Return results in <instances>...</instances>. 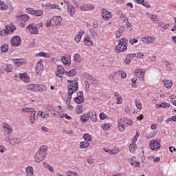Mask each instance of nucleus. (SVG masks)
Wrapping results in <instances>:
<instances>
[{
	"label": "nucleus",
	"mask_w": 176,
	"mask_h": 176,
	"mask_svg": "<svg viewBox=\"0 0 176 176\" xmlns=\"http://www.w3.org/2000/svg\"><path fill=\"white\" fill-rule=\"evenodd\" d=\"M67 82H69L71 84L67 87L68 100L71 101V99L72 98V94L78 91L79 85H78V81H76V80H68Z\"/></svg>",
	"instance_id": "1"
},
{
	"label": "nucleus",
	"mask_w": 176,
	"mask_h": 176,
	"mask_svg": "<svg viewBox=\"0 0 176 176\" xmlns=\"http://www.w3.org/2000/svg\"><path fill=\"white\" fill-rule=\"evenodd\" d=\"M129 41L126 38H120L118 40V44L116 45L115 52L117 54L121 53L122 52H126L127 50V43Z\"/></svg>",
	"instance_id": "2"
},
{
	"label": "nucleus",
	"mask_w": 176,
	"mask_h": 176,
	"mask_svg": "<svg viewBox=\"0 0 176 176\" xmlns=\"http://www.w3.org/2000/svg\"><path fill=\"white\" fill-rule=\"evenodd\" d=\"M4 140L6 142H9L10 145H12V146H14V145H19V144H21V139L19 137H6Z\"/></svg>",
	"instance_id": "3"
},
{
	"label": "nucleus",
	"mask_w": 176,
	"mask_h": 176,
	"mask_svg": "<svg viewBox=\"0 0 176 176\" xmlns=\"http://www.w3.org/2000/svg\"><path fill=\"white\" fill-rule=\"evenodd\" d=\"M26 30H28L29 32L33 35H38V34H39V30H38V28H36L34 23L29 24L26 27Z\"/></svg>",
	"instance_id": "4"
},
{
	"label": "nucleus",
	"mask_w": 176,
	"mask_h": 176,
	"mask_svg": "<svg viewBox=\"0 0 176 176\" xmlns=\"http://www.w3.org/2000/svg\"><path fill=\"white\" fill-rule=\"evenodd\" d=\"M101 16L103 20H105L106 21H108L112 19V14L104 8L101 10Z\"/></svg>",
	"instance_id": "5"
},
{
	"label": "nucleus",
	"mask_w": 176,
	"mask_h": 176,
	"mask_svg": "<svg viewBox=\"0 0 176 176\" xmlns=\"http://www.w3.org/2000/svg\"><path fill=\"white\" fill-rule=\"evenodd\" d=\"M80 10H82V12H89L90 10H94V5L91 3L88 4H83L80 7Z\"/></svg>",
	"instance_id": "6"
},
{
	"label": "nucleus",
	"mask_w": 176,
	"mask_h": 176,
	"mask_svg": "<svg viewBox=\"0 0 176 176\" xmlns=\"http://www.w3.org/2000/svg\"><path fill=\"white\" fill-rule=\"evenodd\" d=\"M20 43H21V38L19 36H14L11 39V44L14 47H17Z\"/></svg>",
	"instance_id": "7"
},
{
	"label": "nucleus",
	"mask_w": 176,
	"mask_h": 176,
	"mask_svg": "<svg viewBox=\"0 0 176 176\" xmlns=\"http://www.w3.org/2000/svg\"><path fill=\"white\" fill-rule=\"evenodd\" d=\"M142 41L144 43H146V45H151L156 41V38L153 36H145L142 38Z\"/></svg>",
	"instance_id": "8"
},
{
	"label": "nucleus",
	"mask_w": 176,
	"mask_h": 176,
	"mask_svg": "<svg viewBox=\"0 0 176 176\" xmlns=\"http://www.w3.org/2000/svg\"><path fill=\"white\" fill-rule=\"evenodd\" d=\"M45 157L46 155H44L43 154H41V153L37 151L34 156V162H36V163H41V162L45 160Z\"/></svg>",
	"instance_id": "9"
},
{
	"label": "nucleus",
	"mask_w": 176,
	"mask_h": 176,
	"mask_svg": "<svg viewBox=\"0 0 176 176\" xmlns=\"http://www.w3.org/2000/svg\"><path fill=\"white\" fill-rule=\"evenodd\" d=\"M74 101L76 104H82V102L85 101V98H83V91H80L77 94V97L74 98Z\"/></svg>",
	"instance_id": "10"
},
{
	"label": "nucleus",
	"mask_w": 176,
	"mask_h": 176,
	"mask_svg": "<svg viewBox=\"0 0 176 176\" xmlns=\"http://www.w3.org/2000/svg\"><path fill=\"white\" fill-rule=\"evenodd\" d=\"M42 71H43V65L42 64V60H38L36 64V74L40 75Z\"/></svg>",
	"instance_id": "11"
},
{
	"label": "nucleus",
	"mask_w": 176,
	"mask_h": 176,
	"mask_svg": "<svg viewBox=\"0 0 176 176\" xmlns=\"http://www.w3.org/2000/svg\"><path fill=\"white\" fill-rule=\"evenodd\" d=\"M65 70H64V67L60 65H58L57 67V71L56 72V76H58V78H63V75L65 74Z\"/></svg>",
	"instance_id": "12"
},
{
	"label": "nucleus",
	"mask_w": 176,
	"mask_h": 176,
	"mask_svg": "<svg viewBox=\"0 0 176 176\" xmlns=\"http://www.w3.org/2000/svg\"><path fill=\"white\" fill-rule=\"evenodd\" d=\"M14 30H16V26L13 25H8L4 28V34H12Z\"/></svg>",
	"instance_id": "13"
},
{
	"label": "nucleus",
	"mask_w": 176,
	"mask_h": 176,
	"mask_svg": "<svg viewBox=\"0 0 176 176\" xmlns=\"http://www.w3.org/2000/svg\"><path fill=\"white\" fill-rule=\"evenodd\" d=\"M16 19L19 20V21H22V23H27V21L30 20V16H28L27 14H23L17 16Z\"/></svg>",
	"instance_id": "14"
},
{
	"label": "nucleus",
	"mask_w": 176,
	"mask_h": 176,
	"mask_svg": "<svg viewBox=\"0 0 176 176\" xmlns=\"http://www.w3.org/2000/svg\"><path fill=\"white\" fill-rule=\"evenodd\" d=\"M3 129L5 133H8V134H12L13 129L10 125L8 124L7 123H3Z\"/></svg>",
	"instance_id": "15"
},
{
	"label": "nucleus",
	"mask_w": 176,
	"mask_h": 176,
	"mask_svg": "<svg viewBox=\"0 0 176 176\" xmlns=\"http://www.w3.org/2000/svg\"><path fill=\"white\" fill-rule=\"evenodd\" d=\"M150 148L152 151L159 149V148H160V143L158 141H153L150 143Z\"/></svg>",
	"instance_id": "16"
},
{
	"label": "nucleus",
	"mask_w": 176,
	"mask_h": 176,
	"mask_svg": "<svg viewBox=\"0 0 176 176\" xmlns=\"http://www.w3.org/2000/svg\"><path fill=\"white\" fill-rule=\"evenodd\" d=\"M135 76L139 78V79H142L144 80V77L145 76V74L142 72V69H137L134 73Z\"/></svg>",
	"instance_id": "17"
},
{
	"label": "nucleus",
	"mask_w": 176,
	"mask_h": 176,
	"mask_svg": "<svg viewBox=\"0 0 176 176\" xmlns=\"http://www.w3.org/2000/svg\"><path fill=\"white\" fill-rule=\"evenodd\" d=\"M19 78L25 83H28L30 82V77H28V74H27V73L20 74Z\"/></svg>",
	"instance_id": "18"
},
{
	"label": "nucleus",
	"mask_w": 176,
	"mask_h": 176,
	"mask_svg": "<svg viewBox=\"0 0 176 176\" xmlns=\"http://www.w3.org/2000/svg\"><path fill=\"white\" fill-rule=\"evenodd\" d=\"M85 34V32L83 30H80L75 36L74 41L76 43H79L80 42V39H82V36H83V34Z\"/></svg>",
	"instance_id": "19"
},
{
	"label": "nucleus",
	"mask_w": 176,
	"mask_h": 176,
	"mask_svg": "<svg viewBox=\"0 0 176 176\" xmlns=\"http://www.w3.org/2000/svg\"><path fill=\"white\" fill-rule=\"evenodd\" d=\"M61 16H54L52 18V21H54V25H57L58 27L61 25L62 21Z\"/></svg>",
	"instance_id": "20"
},
{
	"label": "nucleus",
	"mask_w": 176,
	"mask_h": 176,
	"mask_svg": "<svg viewBox=\"0 0 176 176\" xmlns=\"http://www.w3.org/2000/svg\"><path fill=\"white\" fill-rule=\"evenodd\" d=\"M47 146H41L37 152H39L40 153H41V155H44V156H46L47 155Z\"/></svg>",
	"instance_id": "21"
},
{
	"label": "nucleus",
	"mask_w": 176,
	"mask_h": 176,
	"mask_svg": "<svg viewBox=\"0 0 176 176\" xmlns=\"http://www.w3.org/2000/svg\"><path fill=\"white\" fill-rule=\"evenodd\" d=\"M67 10L71 17H74V16H75V12H76V10L75 9V7H74V6H70L69 7H67Z\"/></svg>",
	"instance_id": "22"
},
{
	"label": "nucleus",
	"mask_w": 176,
	"mask_h": 176,
	"mask_svg": "<svg viewBox=\"0 0 176 176\" xmlns=\"http://www.w3.org/2000/svg\"><path fill=\"white\" fill-rule=\"evenodd\" d=\"M12 63L14 64L15 67H21L24 64H27L26 61H21V59H13Z\"/></svg>",
	"instance_id": "23"
},
{
	"label": "nucleus",
	"mask_w": 176,
	"mask_h": 176,
	"mask_svg": "<svg viewBox=\"0 0 176 176\" xmlns=\"http://www.w3.org/2000/svg\"><path fill=\"white\" fill-rule=\"evenodd\" d=\"M40 91L41 93L46 91V86L43 85L36 84V92Z\"/></svg>",
	"instance_id": "24"
},
{
	"label": "nucleus",
	"mask_w": 176,
	"mask_h": 176,
	"mask_svg": "<svg viewBox=\"0 0 176 176\" xmlns=\"http://www.w3.org/2000/svg\"><path fill=\"white\" fill-rule=\"evenodd\" d=\"M121 122L126 126V127H129V126L133 125V121L131 120H129L127 118H122L120 119Z\"/></svg>",
	"instance_id": "25"
},
{
	"label": "nucleus",
	"mask_w": 176,
	"mask_h": 176,
	"mask_svg": "<svg viewBox=\"0 0 176 176\" xmlns=\"http://www.w3.org/2000/svg\"><path fill=\"white\" fill-rule=\"evenodd\" d=\"M89 118L91 119L92 122H94L95 123L97 122V114L94 113L93 111H89Z\"/></svg>",
	"instance_id": "26"
},
{
	"label": "nucleus",
	"mask_w": 176,
	"mask_h": 176,
	"mask_svg": "<svg viewBox=\"0 0 176 176\" xmlns=\"http://www.w3.org/2000/svg\"><path fill=\"white\" fill-rule=\"evenodd\" d=\"M90 116V114H89V113H84L82 114L81 116H80V120L81 122H83V123H87V122L89 120V117Z\"/></svg>",
	"instance_id": "27"
},
{
	"label": "nucleus",
	"mask_w": 176,
	"mask_h": 176,
	"mask_svg": "<svg viewBox=\"0 0 176 176\" xmlns=\"http://www.w3.org/2000/svg\"><path fill=\"white\" fill-rule=\"evenodd\" d=\"M35 113H36L35 109L30 113V122L32 124L35 123V120H36Z\"/></svg>",
	"instance_id": "28"
},
{
	"label": "nucleus",
	"mask_w": 176,
	"mask_h": 176,
	"mask_svg": "<svg viewBox=\"0 0 176 176\" xmlns=\"http://www.w3.org/2000/svg\"><path fill=\"white\" fill-rule=\"evenodd\" d=\"M163 83L165 87H166V89H171V87H173V81L170 80H164Z\"/></svg>",
	"instance_id": "29"
},
{
	"label": "nucleus",
	"mask_w": 176,
	"mask_h": 176,
	"mask_svg": "<svg viewBox=\"0 0 176 176\" xmlns=\"http://www.w3.org/2000/svg\"><path fill=\"white\" fill-rule=\"evenodd\" d=\"M116 75H120V70L111 73L109 78L110 80H115Z\"/></svg>",
	"instance_id": "30"
},
{
	"label": "nucleus",
	"mask_w": 176,
	"mask_h": 176,
	"mask_svg": "<svg viewBox=\"0 0 176 176\" xmlns=\"http://www.w3.org/2000/svg\"><path fill=\"white\" fill-rule=\"evenodd\" d=\"M36 57H45V58H49L50 57V54L44 52H39L36 54Z\"/></svg>",
	"instance_id": "31"
},
{
	"label": "nucleus",
	"mask_w": 176,
	"mask_h": 176,
	"mask_svg": "<svg viewBox=\"0 0 176 176\" xmlns=\"http://www.w3.org/2000/svg\"><path fill=\"white\" fill-rule=\"evenodd\" d=\"M118 123V129L119 131H120L121 133H123L125 130L124 124H123V122H122L121 120H120Z\"/></svg>",
	"instance_id": "32"
},
{
	"label": "nucleus",
	"mask_w": 176,
	"mask_h": 176,
	"mask_svg": "<svg viewBox=\"0 0 176 176\" xmlns=\"http://www.w3.org/2000/svg\"><path fill=\"white\" fill-rule=\"evenodd\" d=\"M65 75H66L67 76H75V75H76V70L75 69H73L72 70H70L69 72H65Z\"/></svg>",
	"instance_id": "33"
},
{
	"label": "nucleus",
	"mask_w": 176,
	"mask_h": 176,
	"mask_svg": "<svg viewBox=\"0 0 176 176\" xmlns=\"http://www.w3.org/2000/svg\"><path fill=\"white\" fill-rule=\"evenodd\" d=\"M89 145H90V143H89L86 141L80 142V149H86V148H89Z\"/></svg>",
	"instance_id": "34"
},
{
	"label": "nucleus",
	"mask_w": 176,
	"mask_h": 176,
	"mask_svg": "<svg viewBox=\"0 0 176 176\" xmlns=\"http://www.w3.org/2000/svg\"><path fill=\"white\" fill-rule=\"evenodd\" d=\"M27 89L29 91H36V84H30L27 86Z\"/></svg>",
	"instance_id": "35"
},
{
	"label": "nucleus",
	"mask_w": 176,
	"mask_h": 176,
	"mask_svg": "<svg viewBox=\"0 0 176 176\" xmlns=\"http://www.w3.org/2000/svg\"><path fill=\"white\" fill-rule=\"evenodd\" d=\"M131 56H135V57H137V58H141L142 57H144V53L138 52L137 54H133L132 55L128 54L126 56V58H129V57H131Z\"/></svg>",
	"instance_id": "36"
},
{
	"label": "nucleus",
	"mask_w": 176,
	"mask_h": 176,
	"mask_svg": "<svg viewBox=\"0 0 176 176\" xmlns=\"http://www.w3.org/2000/svg\"><path fill=\"white\" fill-rule=\"evenodd\" d=\"M8 6L5 4V3L2 1H0V10H2L3 12H5V10H8Z\"/></svg>",
	"instance_id": "37"
},
{
	"label": "nucleus",
	"mask_w": 176,
	"mask_h": 176,
	"mask_svg": "<svg viewBox=\"0 0 176 176\" xmlns=\"http://www.w3.org/2000/svg\"><path fill=\"white\" fill-rule=\"evenodd\" d=\"M83 138L86 142L88 141V142H91V139L93 138V136H91V135L89 133H85L83 135Z\"/></svg>",
	"instance_id": "38"
},
{
	"label": "nucleus",
	"mask_w": 176,
	"mask_h": 176,
	"mask_svg": "<svg viewBox=\"0 0 176 176\" xmlns=\"http://www.w3.org/2000/svg\"><path fill=\"white\" fill-rule=\"evenodd\" d=\"M156 106L158 107L159 108H170V103L164 102L160 104H157Z\"/></svg>",
	"instance_id": "39"
},
{
	"label": "nucleus",
	"mask_w": 176,
	"mask_h": 176,
	"mask_svg": "<svg viewBox=\"0 0 176 176\" xmlns=\"http://www.w3.org/2000/svg\"><path fill=\"white\" fill-rule=\"evenodd\" d=\"M135 149H137V144H135V143H132L129 145L130 152L134 153L135 152Z\"/></svg>",
	"instance_id": "40"
},
{
	"label": "nucleus",
	"mask_w": 176,
	"mask_h": 176,
	"mask_svg": "<svg viewBox=\"0 0 176 176\" xmlns=\"http://www.w3.org/2000/svg\"><path fill=\"white\" fill-rule=\"evenodd\" d=\"M45 26L49 28L50 27H54V22L53 21V18L50 19L49 21H47L45 23Z\"/></svg>",
	"instance_id": "41"
},
{
	"label": "nucleus",
	"mask_w": 176,
	"mask_h": 176,
	"mask_svg": "<svg viewBox=\"0 0 176 176\" xmlns=\"http://www.w3.org/2000/svg\"><path fill=\"white\" fill-rule=\"evenodd\" d=\"M74 59L75 61H78V63H80L83 60H82V56L79 54H74Z\"/></svg>",
	"instance_id": "42"
},
{
	"label": "nucleus",
	"mask_w": 176,
	"mask_h": 176,
	"mask_svg": "<svg viewBox=\"0 0 176 176\" xmlns=\"http://www.w3.org/2000/svg\"><path fill=\"white\" fill-rule=\"evenodd\" d=\"M158 25H159V27H161V28H163L164 30H167V28H168V27H170V24H166L163 22H160L158 23Z\"/></svg>",
	"instance_id": "43"
},
{
	"label": "nucleus",
	"mask_w": 176,
	"mask_h": 176,
	"mask_svg": "<svg viewBox=\"0 0 176 176\" xmlns=\"http://www.w3.org/2000/svg\"><path fill=\"white\" fill-rule=\"evenodd\" d=\"M135 102L138 109H142V104L140 99H135Z\"/></svg>",
	"instance_id": "44"
},
{
	"label": "nucleus",
	"mask_w": 176,
	"mask_h": 176,
	"mask_svg": "<svg viewBox=\"0 0 176 176\" xmlns=\"http://www.w3.org/2000/svg\"><path fill=\"white\" fill-rule=\"evenodd\" d=\"M43 14V11L42 10H34V15L33 16H36L37 17H39Z\"/></svg>",
	"instance_id": "45"
},
{
	"label": "nucleus",
	"mask_w": 176,
	"mask_h": 176,
	"mask_svg": "<svg viewBox=\"0 0 176 176\" xmlns=\"http://www.w3.org/2000/svg\"><path fill=\"white\" fill-rule=\"evenodd\" d=\"M38 115H40L41 118H42L43 119H47V118H49V114H45V113L41 111L38 112Z\"/></svg>",
	"instance_id": "46"
},
{
	"label": "nucleus",
	"mask_w": 176,
	"mask_h": 176,
	"mask_svg": "<svg viewBox=\"0 0 176 176\" xmlns=\"http://www.w3.org/2000/svg\"><path fill=\"white\" fill-rule=\"evenodd\" d=\"M122 34H123V30L122 29H118L116 32V36L118 39L122 36Z\"/></svg>",
	"instance_id": "47"
},
{
	"label": "nucleus",
	"mask_w": 176,
	"mask_h": 176,
	"mask_svg": "<svg viewBox=\"0 0 176 176\" xmlns=\"http://www.w3.org/2000/svg\"><path fill=\"white\" fill-rule=\"evenodd\" d=\"M43 165L45 166V167H47L50 173H53L54 171V168H53V166L49 165L47 163L43 162Z\"/></svg>",
	"instance_id": "48"
},
{
	"label": "nucleus",
	"mask_w": 176,
	"mask_h": 176,
	"mask_svg": "<svg viewBox=\"0 0 176 176\" xmlns=\"http://www.w3.org/2000/svg\"><path fill=\"white\" fill-rule=\"evenodd\" d=\"M61 60L65 65H69V63H71L69 60L65 58V56H62Z\"/></svg>",
	"instance_id": "49"
},
{
	"label": "nucleus",
	"mask_w": 176,
	"mask_h": 176,
	"mask_svg": "<svg viewBox=\"0 0 176 176\" xmlns=\"http://www.w3.org/2000/svg\"><path fill=\"white\" fill-rule=\"evenodd\" d=\"M65 118L67 120H72V117L68 116L67 113H63L60 115V118L63 119Z\"/></svg>",
	"instance_id": "50"
},
{
	"label": "nucleus",
	"mask_w": 176,
	"mask_h": 176,
	"mask_svg": "<svg viewBox=\"0 0 176 176\" xmlns=\"http://www.w3.org/2000/svg\"><path fill=\"white\" fill-rule=\"evenodd\" d=\"M8 50V46L6 44L2 45L1 46V51L3 52V53H6Z\"/></svg>",
	"instance_id": "51"
},
{
	"label": "nucleus",
	"mask_w": 176,
	"mask_h": 176,
	"mask_svg": "<svg viewBox=\"0 0 176 176\" xmlns=\"http://www.w3.org/2000/svg\"><path fill=\"white\" fill-rule=\"evenodd\" d=\"M34 109L33 108H27V107H23L21 109L22 112H26L28 113L30 112V113H32V111H34Z\"/></svg>",
	"instance_id": "52"
},
{
	"label": "nucleus",
	"mask_w": 176,
	"mask_h": 176,
	"mask_svg": "<svg viewBox=\"0 0 176 176\" xmlns=\"http://www.w3.org/2000/svg\"><path fill=\"white\" fill-rule=\"evenodd\" d=\"M99 118L100 120H105V119H108V116H107L105 113H100L99 115Z\"/></svg>",
	"instance_id": "53"
},
{
	"label": "nucleus",
	"mask_w": 176,
	"mask_h": 176,
	"mask_svg": "<svg viewBox=\"0 0 176 176\" xmlns=\"http://www.w3.org/2000/svg\"><path fill=\"white\" fill-rule=\"evenodd\" d=\"M109 124H103L102 125V130H106V131H108L109 130Z\"/></svg>",
	"instance_id": "54"
},
{
	"label": "nucleus",
	"mask_w": 176,
	"mask_h": 176,
	"mask_svg": "<svg viewBox=\"0 0 176 176\" xmlns=\"http://www.w3.org/2000/svg\"><path fill=\"white\" fill-rule=\"evenodd\" d=\"M34 11H35V10H34L32 8H27L26 9V12H28L29 14H32V16H34Z\"/></svg>",
	"instance_id": "55"
},
{
	"label": "nucleus",
	"mask_w": 176,
	"mask_h": 176,
	"mask_svg": "<svg viewBox=\"0 0 176 176\" xmlns=\"http://www.w3.org/2000/svg\"><path fill=\"white\" fill-rule=\"evenodd\" d=\"M89 32L91 33V35L94 37V38H96L97 37V32H96L94 31V29H90L89 30Z\"/></svg>",
	"instance_id": "56"
},
{
	"label": "nucleus",
	"mask_w": 176,
	"mask_h": 176,
	"mask_svg": "<svg viewBox=\"0 0 176 176\" xmlns=\"http://www.w3.org/2000/svg\"><path fill=\"white\" fill-rule=\"evenodd\" d=\"M84 44L87 46H93V41L90 40L85 41Z\"/></svg>",
	"instance_id": "57"
},
{
	"label": "nucleus",
	"mask_w": 176,
	"mask_h": 176,
	"mask_svg": "<svg viewBox=\"0 0 176 176\" xmlns=\"http://www.w3.org/2000/svg\"><path fill=\"white\" fill-rule=\"evenodd\" d=\"M120 75H121V78L122 79H125V78L127 76V74L123 71L120 70Z\"/></svg>",
	"instance_id": "58"
},
{
	"label": "nucleus",
	"mask_w": 176,
	"mask_h": 176,
	"mask_svg": "<svg viewBox=\"0 0 176 176\" xmlns=\"http://www.w3.org/2000/svg\"><path fill=\"white\" fill-rule=\"evenodd\" d=\"M131 82H132V83H131V86H132V87H137V86H135V82H137V78H133L132 79H131Z\"/></svg>",
	"instance_id": "59"
},
{
	"label": "nucleus",
	"mask_w": 176,
	"mask_h": 176,
	"mask_svg": "<svg viewBox=\"0 0 176 176\" xmlns=\"http://www.w3.org/2000/svg\"><path fill=\"white\" fill-rule=\"evenodd\" d=\"M70 104H71L70 101L67 102V109H69V111H72V109H74V106L70 105Z\"/></svg>",
	"instance_id": "60"
},
{
	"label": "nucleus",
	"mask_w": 176,
	"mask_h": 176,
	"mask_svg": "<svg viewBox=\"0 0 176 176\" xmlns=\"http://www.w3.org/2000/svg\"><path fill=\"white\" fill-rule=\"evenodd\" d=\"M151 19L152 21H159V19H157V15H151Z\"/></svg>",
	"instance_id": "61"
},
{
	"label": "nucleus",
	"mask_w": 176,
	"mask_h": 176,
	"mask_svg": "<svg viewBox=\"0 0 176 176\" xmlns=\"http://www.w3.org/2000/svg\"><path fill=\"white\" fill-rule=\"evenodd\" d=\"M89 80H90V82H91V83H93L94 85H97V80L96 78H94V77H90L89 78Z\"/></svg>",
	"instance_id": "62"
},
{
	"label": "nucleus",
	"mask_w": 176,
	"mask_h": 176,
	"mask_svg": "<svg viewBox=\"0 0 176 176\" xmlns=\"http://www.w3.org/2000/svg\"><path fill=\"white\" fill-rule=\"evenodd\" d=\"M68 176H78V173L76 172H72V171H69L67 173Z\"/></svg>",
	"instance_id": "63"
},
{
	"label": "nucleus",
	"mask_w": 176,
	"mask_h": 176,
	"mask_svg": "<svg viewBox=\"0 0 176 176\" xmlns=\"http://www.w3.org/2000/svg\"><path fill=\"white\" fill-rule=\"evenodd\" d=\"M131 166H133V167H140V162H131Z\"/></svg>",
	"instance_id": "64"
}]
</instances>
